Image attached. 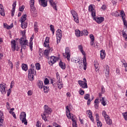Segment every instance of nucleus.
Listing matches in <instances>:
<instances>
[{
	"mask_svg": "<svg viewBox=\"0 0 127 127\" xmlns=\"http://www.w3.org/2000/svg\"><path fill=\"white\" fill-rule=\"evenodd\" d=\"M88 11L89 12H91V14L92 17H93L94 20H95L97 23H102V22L105 20V19L103 17L96 18V10H95V8H94L93 5H90L89 6Z\"/></svg>",
	"mask_w": 127,
	"mask_h": 127,
	"instance_id": "f257e3e1",
	"label": "nucleus"
},
{
	"mask_svg": "<svg viewBox=\"0 0 127 127\" xmlns=\"http://www.w3.org/2000/svg\"><path fill=\"white\" fill-rule=\"evenodd\" d=\"M34 0H30V6L31 8L30 11L32 16H35V15H36L37 14V12H36V9L34 6Z\"/></svg>",
	"mask_w": 127,
	"mask_h": 127,
	"instance_id": "f03ea898",
	"label": "nucleus"
},
{
	"mask_svg": "<svg viewBox=\"0 0 127 127\" xmlns=\"http://www.w3.org/2000/svg\"><path fill=\"white\" fill-rule=\"evenodd\" d=\"M20 121H21L22 124L24 123V125L27 126V120H26V113L24 112L21 113L19 117Z\"/></svg>",
	"mask_w": 127,
	"mask_h": 127,
	"instance_id": "7ed1b4c3",
	"label": "nucleus"
},
{
	"mask_svg": "<svg viewBox=\"0 0 127 127\" xmlns=\"http://www.w3.org/2000/svg\"><path fill=\"white\" fill-rule=\"evenodd\" d=\"M66 113L67 117L68 119H71V120L72 121V124L77 123V122H76V120H75V118H74L73 116L71 117V113H70V110L69 109V106H68L66 107Z\"/></svg>",
	"mask_w": 127,
	"mask_h": 127,
	"instance_id": "20e7f679",
	"label": "nucleus"
},
{
	"mask_svg": "<svg viewBox=\"0 0 127 127\" xmlns=\"http://www.w3.org/2000/svg\"><path fill=\"white\" fill-rule=\"evenodd\" d=\"M27 17V15L26 14H24L22 16L21 18V27L22 28H26V27H27V23H26L25 22L26 20V17Z\"/></svg>",
	"mask_w": 127,
	"mask_h": 127,
	"instance_id": "39448f33",
	"label": "nucleus"
},
{
	"mask_svg": "<svg viewBox=\"0 0 127 127\" xmlns=\"http://www.w3.org/2000/svg\"><path fill=\"white\" fill-rule=\"evenodd\" d=\"M19 43L22 46V49H26V44H27V40H24V38H21L19 40Z\"/></svg>",
	"mask_w": 127,
	"mask_h": 127,
	"instance_id": "423d86ee",
	"label": "nucleus"
},
{
	"mask_svg": "<svg viewBox=\"0 0 127 127\" xmlns=\"http://www.w3.org/2000/svg\"><path fill=\"white\" fill-rule=\"evenodd\" d=\"M55 82V79H52V84L53 86H58V89H61L63 88V84L61 83V81H60V78L59 79V80L56 83H54Z\"/></svg>",
	"mask_w": 127,
	"mask_h": 127,
	"instance_id": "0eeeda50",
	"label": "nucleus"
},
{
	"mask_svg": "<svg viewBox=\"0 0 127 127\" xmlns=\"http://www.w3.org/2000/svg\"><path fill=\"white\" fill-rule=\"evenodd\" d=\"M62 38V31L60 29H58L57 31V42L58 44L60 42Z\"/></svg>",
	"mask_w": 127,
	"mask_h": 127,
	"instance_id": "6e6552de",
	"label": "nucleus"
},
{
	"mask_svg": "<svg viewBox=\"0 0 127 127\" xmlns=\"http://www.w3.org/2000/svg\"><path fill=\"white\" fill-rule=\"evenodd\" d=\"M63 56L65 57V58L67 59V60L68 62L70 61V57H71V54H70V48L68 47L65 48V55L63 54Z\"/></svg>",
	"mask_w": 127,
	"mask_h": 127,
	"instance_id": "1a4fd4ad",
	"label": "nucleus"
},
{
	"mask_svg": "<svg viewBox=\"0 0 127 127\" xmlns=\"http://www.w3.org/2000/svg\"><path fill=\"white\" fill-rule=\"evenodd\" d=\"M78 83L80 87L83 89H87L88 84H87V81H83L82 80H78Z\"/></svg>",
	"mask_w": 127,
	"mask_h": 127,
	"instance_id": "9d476101",
	"label": "nucleus"
},
{
	"mask_svg": "<svg viewBox=\"0 0 127 127\" xmlns=\"http://www.w3.org/2000/svg\"><path fill=\"white\" fill-rule=\"evenodd\" d=\"M48 48V49L45 50L44 52V55H45V57L46 58H47V59H49V52H50V51L51 52L53 51V49L52 48H50V47H49Z\"/></svg>",
	"mask_w": 127,
	"mask_h": 127,
	"instance_id": "9b49d317",
	"label": "nucleus"
},
{
	"mask_svg": "<svg viewBox=\"0 0 127 127\" xmlns=\"http://www.w3.org/2000/svg\"><path fill=\"white\" fill-rule=\"evenodd\" d=\"M120 15H121L124 25L127 27V20H126V14L125 13V12L124 11H121L120 12Z\"/></svg>",
	"mask_w": 127,
	"mask_h": 127,
	"instance_id": "f8f14e48",
	"label": "nucleus"
},
{
	"mask_svg": "<svg viewBox=\"0 0 127 127\" xmlns=\"http://www.w3.org/2000/svg\"><path fill=\"white\" fill-rule=\"evenodd\" d=\"M44 114L47 115H50L51 113H52V109L51 108H49L48 106L45 105L44 107Z\"/></svg>",
	"mask_w": 127,
	"mask_h": 127,
	"instance_id": "ddd939ff",
	"label": "nucleus"
},
{
	"mask_svg": "<svg viewBox=\"0 0 127 127\" xmlns=\"http://www.w3.org/2000/svg\"><path fill=\"white\" fill-rule=\"evenodd\" d=\"M4 85H5L4 83H2L0 84V91L3 95L6 93V91H5V86Z\"/></svg>",
	"mask_w": 127,
	"mask_h": 127,
	"instance_id": "4468645a",
	"label": "nucleus"
},
{
	"mask_svg": "<svg viewBox=\"0 0 127 127\" xmlns=\"http://www.w3.org/2000/svg\"><path fill=\"white\" fill-rule=\"evenodd\" d=\"M57 61V58L52 56L50 58V61L48 62L49 65H52L53 64H55V63H56Z\"/></svg>",
	"mask_w": 127,
	"mask_h": 127,
	"instance_id": "2eb2a0df",
	"label": "nucleus"
},
{
	"mask_svg": "<svg viewBox=\"0 0 127 127\" xmlns=\"http://www.w3.org/2000/svg\"><path fill=\"white\" fill-rule=\"evenodd\" d=\"M11 45L12 51L14 52L15 50H18V49H16V44L15 43V40H13L11 41Z\"/></svg>",
	"mask_w": 127,
	"mask_h": 127,
	"instance_id": "dca6fc26",
	"label": "nucleus"
},
{
	"mask_svg": "<svg viewBox=\"0 0 127 127\" xmlns=\"http://www.w3.org/2000/svg\"><path fill=\"white\" fill-rule=\"evenodd\" d=\"M0 14L2 16H5V12H4V8L2 6V4H0Z\"/></svg>",
	"mask_w": 127,
	"mask_h": 127,
	"instance_id": "f3484780",
	"label": "nucleus"
},
{
	"mask_svg": "<svg viewBox=\"0 0 127 127\" xmlns=\"http://www.w3.org/2000/svg\"><path fill=\"white\" fill-rule=\"evenodd\" d=\"M39 2L40 5H42L44 7L47 6V0H39Z\"/></svg>",
	"mask_w": 127,
	"mask_h": 127,
	"instance_id": "a211bd4d",
	"label": "nucleus"
},
{
	"mask_svg": "<svg viewBox=\"0 0 127 127\" xmlns=\"http://www.w3.org/2000/svg\"><path fill=\"white\" fill-rule=\"evenodd\" d=\"M49 2H50L51 6H52V7H53L54 9H55V10H57L58 9H57V6L56 3H55V2H54L53 0H50Z\"/></svg>",
	"mask_w": 127,
	"mask_h": 127,
	"instance_id": "6ab92c4d",
	"label": "nucleus"
},
{
	"mask_svg": "<svg viewBox=\"0 0 127 127\" xmlns=\"http://www.w3.org/2000/svg\"><path fill=\"white\" fill-rule=\"evenodd\" d=\"M104 72L105 73L106 76H108L109 74H110V67H109V65H105Z\"/></svg>",
	"mask_w": 127,
	"mask_h": 127,
	"instance_id": "aec40b11",
	"label": "nucleus"
},
{
	"mask_svg": "<svg viewBox=\"0 0 127 127\" xmlns=\"http://www.w3.org/2000/svg\"><path fill=\"white\" fill-rule=\"evenodd\" d=\"M3 123V113L0 111V126H2Z\"/></svg>",
	"mask_w": 127,
	"mask_h": 127,
	"instance_id": "412c9836",
	"label": "nucleus"
},
{
	"mask_svg": "<svg viewBox=\"0 0 127 127\" xmlns=\"http://www.w3.org/2000/svg\"><path fill=\"white\" fill-rule=\"evenodd\" d=\"M49 37H47L45 39L44 46L45 47H49Z\"/></svg>",
	"mask_w": 127,
	"mask_h": 127,
	"instance_id": "4be33fe9",
	"label": "nucleus"
},
{
	"mask_svg": "<svg viewBox=\"0 0 127 127\" xmlns=\"http://www.w3.org/2000/svg\"><path fill=\"white\" fill-rule=\"evenodd\" d=\"M33 38H34V37H33V36H32L30 38V42H29V47L31 51H32V48H33L32 45H33V42H32V40H33Z\"/></svg>",
	"mask_w": 127,
	"mask_h": 127,
	"instance_id": "5701e85b",
	"label": "nucleus"
},
{
	"mask_svg": "<svg viewBox=\"0 0 127 127\" xmlns=\"http://www.w3.org/2000/svg\"><path fill=\"white\" fill-rule=\"evenodd\" d=\"M59 66L62 69H63V70H65V69H66V65H65V63L62 62V61L60 62Z\"/></svg>",
	"mask_w": 127,
	"mask_h": 127,
	"instance_id": "b1692460",
	"label": "nucleus"
},
{
	"mask_svg": "<svg viewBox=\"0 0 127 127\" xmlns=\"http://www.w3.org/2000/svg\"><path fill=\"white\" fill-rule=\"evenodd\" d=\"M28 73L29 74H31V75H35V74H36V70H35L33 68H31L28 69Z\"/></svg>",
	"mask_w": 127,
	"mask_h": 127,
	"instance_id": "393cba45",
	"label": "nucleus"
},
{
	"mask_svg": "<svg viewBox=\"0 0 127 127\" xmlns=\"http://www.w3.org/2000/svg\"><path fill=\"white\" fill-rule=\"evenodd\" d=\"M100 56L102 60L103 59H105V57H106V53H105V50H102L100 51Z\"/></svg>",
	"mask_w": 127,
	"mask_h": 127,
	"instance_id": "a878e982",
	"label": "nucleus"
},
{
	"mask_svg": "<svg viewBox=\"0 0 127 127\" xmlns=\"http://www.w3.org/2000/svg\"><path fill=\"white\" fill-rule=\"evenodd\" d=\"M105 119L106 124L107 125H108L109 126H111L112 125V120H111V119H110V117L105 118Z\"/></svg>",
	"mask_w": 127,
	"mask_h": 127,
	"instance_id": "bb28decb",
	"label": "nucleus"
},
{
	"mask_svg": "<svg viewBox=\"0 0 127 127\" xmlns=\"http://www.w3.org/2000/svg\"><path fill=\"white\" fill-rule=\"evenodd\" d=\"M75 35L77 37H80V36H82V33H81V31H80V30H75Z\"/></svg>",
	"mask_w": 127,
	"mask_h": 127,
	"instance_id": "cd10ccee",
	"label": "nucleus"
},
{
	"mask_svg": "<svg viewBox=\"0 0 127 127\" xmlns=\"http://www.w3.org/2000/svg\"><path fill=\"white\" fill-rule=\"evenodd\" d=\"M38 86L40 89H42L43 88V82L42 81H38Z\"/></svg>",
	"mask_w": 127,
	"mask_h": 127,
	"instance_id": "c85d7f7f",
	"label": "nucleus"
},
{
	"mask_svg": "<svg viewBox=\"0 0 127 127\" xmlns=\"http://www.w3.org/2000/svg\"><path fill=\"white\" fill-rule=\"evenodd\" d=\"M80 52L82 53V55L84 56L83 61L84 64H85V62H86V53H85V51H84V50H83L80 51Z\"/></svg>",
	"mask_w": 127,
	"mask_h": 127,
	"instance_id": "c756f323",
	"label": "nucleus"
},
{
	"mask_svg": "<svg viewBox=\"0 0 127 127\" xmlns=\"http://www.w3.org/2000/svg\"><path fill=\"white\" fill-rule=\"evenodd\" d=\"M121 11H124V10H119V12L117 11L115 13H113V15L116 16V17H118V16H120V14H121Z\"/></svg>",
	"mask_w": 127,
	"mask_h": 127,
	"instance_id": "7c9ffc66",
	"label": "nucleus"
},
{
	"mask_svg": "<svg viewBox=\"0 0 127 127\" xmlns=\"http://www.w3.org/2000/svg\"><path fill=\"white\" fill-rule=\"evenodd\" d=\"M34 28L36 33L38 32V25H37V22H35L34 25Z\"/></svg>",
	"mask_w": 127,
	"mask_h": 127,
	"instance_id": "2f4dec72",
	"label": "nucleus"
},
{
	"mask_svg": "<svg viewBox=\"0 0 127 127\" xmlns=\"http://www.w3.org/2000/svg\"><path fill=\"white\" fill-rule=\"evenodd\" d=\"M70 12L73 17H75L76 16H78V14H77V12H76L75 10L72 9L71 10Z\"/></svg>",
	"mask_w": 127,
	"mask_h": 127,
	"instance_id": "473e14b6",
	"label": "nucleus"
},
{
	"mask_svg": "<svg viewBox=\"0 0 127 127\" xmlns=\"http://www.w3.org/2000/svg\"><path fill=\"white\" fill-rule=\"evenodd\" d=\"M122 33L124 38L125 39L126 41H127V33H126V31H125V30H123L122 31Z\"/></svg>",
	"mask_w": 127,
	"mask_h": 127,
	"instance_id": "72a5a7b5",
	"label": "nucleus"
},
{
	"mask_svg": "<svg viewBox=\"0 0 127 127\" xmlns=\"http://www.w3.org/2000/svg\"><path fill=\"white\" fill-rule=\"evenodd\" d=\"M22 69L24 70V71H27V69H28V67L27 66V64H22Z\"/></svg>",
	"mask_w": 127,
	"mask_h": 127,
	"instance_id": "f704fd0d",
	"label": "nucleus"
},
{
	"mask_svg": "<svg viewBox=\"0 0 127 127\" xmlns=\"http://www.w3.org/2000/svg\"><path fill=\"white\" fill-rule=\"evenodd\" d=\"M81 34H82V36H83V35H88V31L87 30H83L81 31Z\"/></svg>",
	"mask_w": 127,
	"mask_h": 127,
	"instance_id": "c9c22d12",
	"label": "nucleus"
},
{
	"mask_svg": "<svg viewBox=\"0 0 127 127\" xmlns=\"http://www.w3.org/2000/svg\"><path fill=\"white\" fill-rule=\"evenodd\" d=\"M94 103H95V108L96 109H98V106H99V101L98 100V99H96L94 101Z\"/></svg>",
	"mask_w": 127,
	"mask_h": 127,
	"instance_id": "e433bc0d",
	"label": "nucleus"
},
{
	"mask_svg": "<svg viewBox=\"0 0 127 127\" xmlns=\"http://www.w3.org/2000/svg\"><path fill=\"white\" fill-rule=\"evenodd\" d=\"M34 75L30 73H28V78L30 81H33Z\"/></svg>",
	"mask_w": 127,
	"mask_h": 127,
	"instance_id": "4c0bfd02",
	"label": "nucleus"
},
{
	"mask_svg": "<svg viewBox=\"0 0 127 127\" xmlns=\"http://www.w3.org/2000/svg\"><path fill=\"white\" fill-rule=\"evenodd\" d=\"M44 93H48V91H49V87L48 86H43Z\"/></svg>",
	"mask_w": 127,
	"mask_h": 127,
	"instance_id": "58836bf2",
	"label": "nucleus"
},
{
	"mask_svg": "<svg viewBox=\"0 0 127 127\" xmlns=\"http://www.w3.org/2000/svg\"><path fill=\"white\" fill-rule=\"evenodd\" d=\"M50 30L53 32V35H54V32H55V29H54V26L53 25H50Z\"/></svg>",
	"mask_w": 127,
	"mask_h": 127,
	"instance_id": "ea45409f",
	"label": "nucleus"
},
{
	"mask_svg": "<svg viewBox=\"0 0 127 127\" xmlns=\"http://www.w3.org/2000/svg\"><path fill=\"white\" fill-rule=\"evenodd\" d=\"M102 115L105 119H107V118H110V116L109 115H107V113H106V111H103L102 112Z\"/></svg>",
	"mask_w": 127,
	"mask_h": 127,
	"instance_id": "a19ab883",
	"label": "nucleus"
},
{
	"mask_svg": "<svg viewBox=\"0 0 127 127\" xmlns=\"http://www.w3.org/2000/svg\"><path fill=\"white\" fill-rule=\"evenodd\" d=\"M100 101L103 106H106V105H107V103H106V101H105V99L104 98V97H102Z\"/></svg>",
	"mask_w": 127,
	"mask_h": 127,
	"instance_id": "79ce46f5",
	"label": "nucleus"
},
{
	"mask_svg": "<svg viewBox=\"0 0 127 127\" xmlns=\"http://www.w3.org/2000/svg\"><path fill=\"white\" fill-rule=\"evenodd\" d=\"M35 66L37 70H40V69H41V67L40 66V64L39 63L36 64Z\"/></svg>",
	"mask_w": 127,
	"mask_h": 127,
	"instance_id": "37998d69",
	"label": "nucleus"
},
{
	"mask_svg": "<svg viewBox=\"0 0 127 127\" xmlns=\"http://www.w3.org/2000/svg\"><path fill=\"white\" fill-rule=\"evenodd\" d=\"M8 64H9V65L10 66L11 70H12V68H13V64H12V62H11L10 60H8Z\"/></svg>",
	"mask_w": 127,
	"mask_h": 127,
	"instance_id": "c03bdc74",
	"label": "nucleus"
},
{
	"mask_svg": "<svg viewBox=\"0 0 127 127\" xmlns=\"http://www.w3.org/2000/svg\"><path fill=\"white\" fill-rule=\"evenodd\" d=\"M42 119L44 120L45 121V122L47 121V119H46V114H45V113L43 114V115H42Z\"/></svg>",
	"mask_w": 127,
	"mask_h": 127,
	"instance_id": "a18cd8bd",
	"label": "nucleus"
},
{
	"mask_svg": "<svg viewBox=\"0 0 127 127\" xmlns=\"http://www.w3.org/2000/svg\"><path fill=\"white\" fill-rule=\"evenodd\" d=\"M122 115L125 120V121H127V112H125L122 113Z\"/></svg>",
	"mask_w": 127,
	"mask_h": 127,
	"instance_id": "49530a36",
	"label": "nucleus"
},
{
	"mask_svg": "<svg viewBox=\"0 0 127 127\" xmlns=\"http://www.w3.org/2000/svg\"><path fill=\"white\" fill-rule=\"evenodd\" d=\"M74 20L76 23H79V18L78 17V16H76V17H73Z\"/></svg>",
	"mask_w": 127,
	"mask_h": 127,
	"instance_id": "de8ad7c7",
	"label": "nucleus"
},
{
	"mask_svg": "<svg viewBox=\"0 0 127 127\" xmlns=\"http://www.w3.org/2000/svg\"><path fill=\"white\" fill-rule=\"evenodd\" d=\"M89 38L91 39V41H95V37H94L93 34L89 35Z\"/></svg>",
	"mask_w": 127,
	"mask_h": 127,
	"instance_id": "09e8293b",
	"label": "nucleus"
},
{
	"mask_svg": "<svg viewBox=\"0 0 127 127\" xmlns=\"http://www.w3.org/2000/svg\"><path fill=\"white\" fill-rule=\"evenodd\" d=\"M94 67L95 68V69H97L98 68V67H99V64H98V62H97V61H94Z\"/></svg>",
	"mask_w": 127,
	"mask_h": 127,
	"instance_id": "8fccbe9b",
	"label": "nucleus"
},
{
	"mask_svg": "<svg viewBox=\"0 0 127 127\" xmlns=\"http://www.w3.org/2000/svg\"><path fill=\"white\" fill-rule=\"evenodd\" d=\"M43 53H44V52L42 51V49H40L39 50V54L40 56H43Z\"/></svg>",
	"mask_w": 127,
	"mask_h": 127,
	"instance_id": "3c124183",
	"label": "nucleus"
},
{
	"mask_svg": "<svg viewBox=\"0 0 127 127\" xmlns=\"http://www.w3.org/2000/svg\"><path fill=\"white\" fill-rule=\"evenodd\" d=\"M79 93L80 94V95H81V96H83V95H84L85 91H84V90H82V89H80Z\"/></svg>",
	"mask_w": 127,
	"mask_h": 127,
	"instance_id": "603ef678",
	"label": "nucleus"
},
{
	"mask_svg": "<svg viewBox=\"0 0 127 127\" xmlns=\"http://www.w3.org/2000/svg\"><path fill=\"white\" fill-rule=\"evenodd\" d=\"M44 84L45 85H48L49 84V80L48 78H45L44 80Z\"/></svg>",
	"mask_w": 127,
	"mask_h": 127,
	"instance_id": "864d4df0",
	"label": "nucleus"
},
{
	"mask_svg": "<svg viewBox=\"0 0 127 127\" xmlns=\"http://www.w3.org/2000/svg\"><path fill=\"white\" fill-rule=\"evenodd\" d=\"M24 7H25L24 5H22L20 6L19 8V11H23V9H24Z\"/></svg>",
	"mask_w": 127,
	"mask_h": 127,
	"instance_id": "5fc2aeb1",
	"label": "nucleus"
},
{
	"mask_svg": "<svg viewBox=\"0 0 127 127\" xmlns=\"http://www.w3.org/2000/svg\"><path fill=\"white\" fill-rule=\"evenodd\" d=\"M102 126H103V124H102V122H101L100 121L97 122L98 127H102Z\"/></svg>",
	"mask_w": 127,
	"mask_h": 127,
	"instance_id": "6e6d98bb",
	"label": "nucleus"
},
{
	"mask_svg": "<svg viewBox=\"0 0 127 127\" xmlns=\"http://www.w3.org/2000/svg\"><path fill=\"white\" fill-rule=\"evenodd\" d=\"M36 126L37 127H41V125L40 124V122L39 121H38L36 123Z\"/></svg>",
	"mask_w": 127,
	"mask_h": 127,
	"instance_id": "4d7b16f0",
	"label": "nucleus"
},
{
	"mask_svg": "<svg viewBox=\"0 0 127 127\" xmlns=\"http://www.w3.org/2000/svg\"><path fill=\"white\" fill-rule=\"evenodd\" d=\"M89 97H90V95L89 94H86L84 96L85 100H88L89 99Z\"/></svg>",
	"mask_w": 127,
	"mask_h": 127,
	"instance_id": "13d9d810",
	"label": "nucleus"
},
{
	"mask_svg": "<svg viewBox=\"0 0 127 127\" xmlns=\"http://www.w3.org/2000/svg\"><path fill=\"white\" fill-rule=\"evenodd\" d=\"M10 93H11V90L10 88L7 90V97H9V95H10Z\"/></svg>",
	"mask_w": 127,
	"mask_h": 127,
	"instance_id": "bf43d9fd",
	"label": "nucleus"
},
{
	"mask_svg": "<svg viewBox=\"0 0 127 127\" xmlns=\"http://www.w3.org/2000/svg\"><path fill=\"white\" fill-rule=\"evenodd\" d=\"M78 48L79 50H80V51L83 50V46H82V45H78Z\"/></svg>",
	"mask_w": 127,
	"mask_h": 127,
	"instance_id": "052dcab7",
	"label": "nucleus"
},
{
	"mask_svg": "<svg viewBox=\"0 0 127 127\" xmlns=\"http://www.w3.org/2000/svg\"><path fill=\"white\" fill-rule=\"evenodd\" d=\"M83 64L84 65L83 69L84 70H86V66H87V62H85V64H84V61H83Z\"/></svg>",
	"mask_w": 127,
	"mask_h": 127,
	"instance_id": "680f3d73",
	"label": "nucleus"
},
{
	"mask_svg": "<svg viewBox=\"0 0 127 127\" xmlns=\"http://www.w3.org/2000/svg\"><path fill=\"white\" fill-rule=\"evenodd\" d=\"M15 11V8L12 9L11 11V16H13L14 15V12Z\"/></svg>",
	"mask_w": 127,
	"mask_h": 127,
	"instance_id": "e2e57ef3",
	"label": "nucleus"
},
{
	"mask_svg": "<svg viewBox=\"0 0 127 127\" xmlns=\"http://www.w3.org/2000/svg\"><path fill=\"white\" fill-rule=\"evenodd\" d=\"M87 113H88V115H89V117L92 115V112H91V110H87Z\"/></svg>",
	"mask_w": 127,
	"mask_h": 127,
	"instance_id": "0e129e2a",
	"label": "nucleus"
},
{
	"mask_svg": "<svg viewBox=\"0 0 127 127\" xmlns=\"http://www.w3.org/2000/svg\"><path fill=\"white\" fill-rule=\"evenodd\" d=\"M25 31H26L25 30L21 31V33L22 34L23 37H24L25 36Z\"/></svg>",
	"mask_w": 127,
	"mask_h": 127,
	"instance_id": "69168bd1",
	"label": "nucleus"
},
{
	"mask_svg": "<svg viewBox=\"0 0 127 127\" xmlns=\"http://www.w3.org/2000/svg\"><path fill=\"white\" fill-rule=\"evenodd\" d=\"M101 93L102 94H104V93H105V88H104V86H102L101 87Z\"/></svg>",
	"mask_w": 127,
	"mask_h": 127,
	"instance_id": "338daca9",
	"label": "nucleus"
},
{
	"mask_svg": "<svg viewBox=\"0 0 127 127\" xmlns=\"http://www.w3.org/2000/svg\"><path fill=\"white\" fill-rule=\"evenodd\" d=\"M32 95V91L31 90H29L28 91V95L31 96Z\"/></svg>",
	"mask_w": 127,
	"mask_h": 127,
	"instance_id": "774afa93",
	"label": "nucleus"
}]
</instances>
